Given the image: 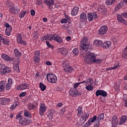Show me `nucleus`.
<instances>
[{"label":"nucleus","mask_w":127,"mask_h":127,"mask_svg":"<svg viewBox=\"0 0 127 127\" xmlns=\"http://www.w3.org/2000/svg\"><path fill=\"white\" fill-rule=\"evenodd\" d=\"M79 48L82 51L80 54L83 56L84 62L85 63L87 64L102 63V60L97 59V56L94 53H90L93 50V48L90 47V42L88 38L84 37L82 39Z\"/></svg>","instance_id":"obj_1"},{"label":"nucleus","mask_w":127,"mask_h":127,"mask_svg":"<svg viewBox=\"0 0 127 127\" xmlns=\"http://www.w3.org/2000/svg\"><path fill=\"white\" fill-rule=\"evenodd\" d=\"M47 79L48 82L52 83V84H56L57 83V76L52 73H48L47 74Z\"/></svg>","instance_id":"obj_2"},{"label":"nucleus","mask_w":127,"mask_h":127,"mask_svg":"<svg viewBox=\"0 0 127 127\" xmlns=\"http://www.w3.org/2000/svg\"><path fill=\"white\" fill-rule=\"evenodd\" d=\"M11 69L8 66H5V65L2 64H0V73L1 75H5L7 73H10Z\"/></svg>","instance_id":"obj_3"},{"label":"nucleus","mask_w":127,"mask_h":127,"mask_svg":"<svg viewBox=\"0 0 127 127\" xmlns=\"http://www.w3.org/2000/svg\"><path fill=\"white\" fill-rule=\"evenodd\" d=\"M16 41L17 43L20 44L21 45H26V41L22 37V34L21 33H18L16 35Z\"/></svg>","instance_id":"obj_4"},{"label":"nucleus","mask_w":127,"mask_h":127,"mask_svg":"<svg viewBox=\"0 0 127 127\" xmlns=\"http://www.w3.org/2000/svg\"><path fill=\"white\" fill-rule=\"evenodd\" d=\"M47 111V106L44 103H41L40 108L39 110V113L40 116H44V113Z\"/></svg>","instance_id":"obj_5"},{"label":"nucleus","mask_w":127,"mask_h":127,"mask_svg":"<svg viewBox=\"0 0 127 127\" xmlns=\"http://www.w3.org/2000/svg\"><path fill=\"white\" fill-rule=\"evenodd\" d=\"M55 40L58 43H62L63 40L61 38V37L58 35L53 34L51 35L50 38V41Z\"/></svg>","instance_id":"obj_6"},{"label":"nucleus","mask_w":127,"mask_h":127,"mask_svg":"<svg viewBox=\"0 0 127 127\" xmlns=\"http://www.w3.org/2000/svg\"><path fill=\"white\" fill-rule=\"evenodd\" d=\"M69 94L70 96L73 97H78V96H81L82 95L81 92H78V91H77V89L73 88L70 89Z\"/></svg>","instance_id":"obj_7"},{"label":"nucleus","mask_w":127,"mask_h":127,"mask_svg":"<svg viewBox=\"0 0 127 127\" xmlns=\"http://www.w3.org/2000/svg\"><path fill=\"white\" fill-rule=\"evenodd\" d=\"M87 19L88 21H90V22H91V21H93L94 19H96V18H98V15L96 12H89L87 13Z\"/></svg>","instance_id":"obj_8"},{"label":"nucleus","mask_w":127,"mask_h":127,"mask_svg":"<svg viewBox=\"0 0 127 127\" xmlns=\"http://www.w3.org/2000/svg\"><path fill=\"white\" fill-rule=\"evenodd\" d=\"M33 61L34 62L36 63V64H38V63L40 62V51H36L35 52Z\"/></svg>","instance_id":"obj_9"},{"label":"nucleus","mask_w":127,"mask_h":127,"mask_svg":"<svg viewBox=\"0 0 127 127\" xmlns=\"http://www.w3.org/2000/svg\"><path fill=\"white\" fill-rule=\"evenodd\" d=\"M108 29H109V28L107 25L101 26L98 30L99 35H104V34H106L108 31Z\"/></svg>","instance_id":"obj_10"},{"label":"nucleus","mask_w":127,"mask_h":127,"mask_svg":"<svg viewBox=\"0 0 127 127\" xmlns=\"http://www.w3.org/2000/svg\"><path fill=\"white\" fill-rule=\"evenodd\" d=\"M16 89L18 91H19V90L21 91L23 90H27V89H29V84L26 83H22L18 85Z\"/></svg>","instance_id":"obj_11"},{"label":"nucleus","mask_w":127,"mask_h":127,"mask_svg":"<svg viewBox=\"0 0 127 127\" xmlns=\"http://www.w3.org/2000/svg\"><path fill=\"white\" fill-rule=\"evenodd\" d=\"M38 107V102L36 101L34 102V103H30L28 105V110L29 111H32V110H36Z\"/></svg>","instance_id":"obj_12"},{"label":"nucleus","mask_w":127,"mask_h":127,"mask_svg":"<svg viewBox=\"0 0 127 127\" xmlns=\"http://www.w3.org/2000/svg\"><path fill=\"white\" fill-rule=\"evenodd\" d=\"M105 118V114L104 113L101 114L97 118H96V122H95L94 127H98L100 126V121L104 120Z\"/></svg>","instance_id":"obj_13"},{"label":"nucleus","mask_w":127,"mask_h":127,"mask_svg":"<svg viewBox=\"0 0 127 127\" xmlns=\"http://www.w3.org/2000/svg\"><path fill=\"white\" fill-rule=\"evenodd\" d=\"M108 93H107L106 91H105L104 90H102L98 89L96 91L95 93V96L96 97H99V96H102V97H103L104 98L106 97V96H107Z\"/></svg>","instance_id":"obj_14"},{"label":"nucleus","mask_w":127,"mask_h":127,"mask_svg":"<svg viewBox=\"0 0 127 127\" xmlns=\"http://www.w3.org/2000/svg\"><path fill=\"white\" fill-rule=\"evenodd\" d=\"M97 120V116H94L93 117L90 118L87 121V123L84 124V127H90L93 123Z\"/></svg>","instance_id":"obj_15"},{"label":"nucleus","mask_w":127,"mask_h":127,"mask_svg":"<svg viewBox=\"0 0 127 127\" xmlns=\"http://www.w3.org/2000/svg\"><path fill=\"white\" fill-rule=\"evenodd\" d=\"M9 11L12 14H18L19 12V9L17 6H12L9 9Z\"/></svg>","instance_id":"obj_16"},{"label":"nucleus","mask_w":127,"mask_h":127,"mask_svg":"<svg viewBox=\"0 0 127 127\" xmlns=\"http://www.w3.org/2000/svg\"><path fill=\"white\" fill-rule=\"evenodd\" d=\"M9 102H10V99L9 98H6L5 97L0 98V105L1 106H4L8 103H9Z\"/></svg>","instance_id":"obj_17"},{"label":"nucleus","mask_w":127,"mask_h":127,"mask_svg":"<svg viewBox=\"0 0 127 127\" xmlns=\"http://www.w3.org/2000/svg\"><path fill=\"white\" fill-rule=\"evenodd\" d=\"M117 17L118 22H121V23H123V24L127 23V21L123 17L122 14L121 15L120 14H117Z\"/></svg>","instance_id":"obj_18"},{"label":"nucleus","mask_w":127,"mask_h":127,"mask_svg":"<svg viewBox=\"0 0 127 127\" xmlns=\"http://www.w3.org/2000/svg\"><path fill=\"white\" fill-rule=\"evenodd\" d=\"M19 124L21 125V126H27L29 125V121L26 118H21L20 119Z\"/></svg>","instance_id":"obj_19"},{"label":"nucleus","mask_w":127,"mask_h":127,"mask_svg":"<svg viewBox=\"0 0 127 127\" xmlns=\"http://www.w3.org/2000/svg\"><path fill=\"white\" fill-rule=\"evenodd\" d=\"M1 58L5 60V61H9V62H11L13 60V58L9 57L7 55L3 54L1 55Z\"/></svg>","instance_id":"obj_20"},{"label":"nucleus","mask_w":127,"mask_h":127,"mask_svg":"<svg viewBox=\"0 0 127 127\" xmlns=\"http://www.w3.org/2000/svg\"><path fill=\"white\" fill-rule=\"evenodd\" d=\"M112 45V42L110 41H107L105 42L104 43H102V47L104 49H108V48H110V47Z\"/></svg>","instance_id":"obj_21"},{"label":"nucleus","mask_w":127,"mask_h":127,"mask_svg":"<svg viewBox=\"0 0 127 127\" xmlns=\"http://www.w3.org/2000/svg\"><path fill=\"white\" fill-rule=\"evenodd\" d=\"M20 62V60L17 59V61L16 62L14 66L13 67L14 71H16V72H19V63Z\"/></svg>","instance_id":"obj_22"},{"label":"nucleus","mask_w":127,"mask_h":127,"mask_svg":"<svg viewBox=\"0 0 127 127\" xmlns=\"http://www.w3.org/2000/svg\"><path fill=\"white\" fill-rule=\"evenodd\" d=\"M64 71L66 72V73H72L73 71H74V68L72 67L70 65H68V66H64Z\"/></svg>","instance_id":"obj_23"},{"label":"nucleus","mask_w":127,"mask_h":127,"mask_svg":"<svg viewBox=\"0 0 127 127\" xmlns=\"http://www.w3.org/2000/svg\"><path fill=\"white\" fill-rule=\"evenodd\" d=\"M79 12V7L78 6H74L71 11V15L75 16L77 15V13Z\"/></svg>","instance_id":"obj_24"},{"label":"nucleus","mask_w":127,"mask_h":127,"mask_svg":"<svg viewBox=\"0 0 127 127\" xmlns=\"http://www.w3.org/2000/svg\"><path fill=\"white\" fill-rule=\"evenodd\" d=\"M77 111L78 112L77 114V117H82L83 116V107L82 106H79L77 108Z\"/></svg>","instance_id":"obj_25"},{"label":"nucleus","mask_w":127,"mask_h":127,"mask_svg":"<svg viewBox=\"0 0 127 127\" xmlns=\"http://www.w3.org/2000/svg\"><path fill=\"white\" fill-rule=\"evenodd\" d=\"M103 44V42L101 40H95L93 42V45L97 47H100Z\"/></svg>","instance_id":"obj_26"},{"label":"nucleus","mask_w":127,"mask_h":127,"mask_svg":"<svg viewBox=\"0 0 127 127\" xmlns=\"http://www.w3.org/2000/svg\"><path fill=\"white\" fill-rule=\"evenodd\" d=\"M0 92H3L4 91V88L6 85L5 81H0Z\"/></svg>","instance_id":"obj_27"},{"label":"nucleus","mask_w":127,"mask_h":127,"mask_svg":"<svg viewBox=\"0 0 127 127\" xmlns=\"http://www.w3.org/2000/svg\"><path fill=\"white\" fill-rule=\"evenodd\" d=\"M127 121V117L123 116L120 119V121L119 123V125H124V124H125Z\"/></svg>","instance_id":"obj_28"},{"label":"nucleus","mask_w":127,"mask_h":127,"mask_svg":"<svg viewBox=\"0 0 127 127\" xmlns=\"http://www.w3.org/2000/svg\"><path fill=\"white\" fill-rule=\"evenodd\" d=\"M59 51L61 54H63V55H64V56L68 54V51L65 48H60Z\"/></svg>","instance_id":"obj_29"},{"label":"nucleus","mask_w":127,"mask_h":127,"mask_svg":"<svg viewBox=\"0 0 127 127\" xmlns=\"http://www.w3.org/2000/svg\"><path fill=\"white\" fill-rule=\"evenodd\" d=\"M50 37H51V35L47 34L45 36L41 37V41H44V40H46V41L49 40L50 41Z\"/></svg>","instance_id":"obj_30"},{"label":"nucleus","mask_w":127,"mask_h":127,"mask_svg":"<svg viewBox=\"0 0 127 127\" xmlns=\"http://www.w3.org/2000/svg\"><path fill=\"white\" fill-rule=\"evenodd\" d=\"M44 3L47 4L48 6L53 5V4H54V0H44Z\"/></svg>","instance_id":"obj_31"},{"label":"nucleus","mask_w":127,"mask_h":127,"mask_svg":"<svg viewBox=\"0 0 127 127\" xmlns=\"http://www.w3.org/2000/svg\"><path fill=\"white\" fill-rule=\"evenodd\" d=\"M88 19L87 15L83 12L80 14V20H81L82 21H84V20L87 21Z\"/></svg>","instance_id":"obj_32"},{"label":"nucleus","mask_w":127,"mask_h":127,"mask_svg":"<svg viewBox=\"0 0 127 127\" xmlns=\"http://www.w3.org/2000/svg\"><path fill=\"white\" fill-rule=\"evenodd\" d=\"M117 1V0H106L105 3L106 5H112Z\"/></svg>","instance_id":"obj_33"},{"label":"nucleus","mask_w":127,"mask_h":127,"mask_svg":"<svg viewBox=\"0 0 127 127\" xmlns=\"http://www.w3.org/2000/svg\"><path fill=\"white\" fill-rule=\"evenodd\" d=\"M13 53L15 56H16V57H18V58H19V57H20V56H21V53L19 52V51H18V50H17V49H15L14 50Z\"/></svg>","instance_id":"obj_34"},{"label":"nucleus","mask_w":127,"mask_h":127,"mask_svg":"<svg viewBox=\"0 0 127 127\" xmlns=\"http://www.w3.org/2000/svg\"><path fill=\"white\" fill-rule=\"evenodd\" d=\"M24 116L26 117V118H29V119H31V115L29 113V111L28 110H25L24 111Z\"/></svg>","instance_id":"obj_35"},{"label":"nucleus","mask_w":127,"mask_h":127,"mask_svg":"<svg viewBox=\"0 0 127 127\" xmlns=\"http://www.w3.org/2000/svg\"><path fill=\"white\" fill-rule=\"evenodd\" d=\"M89 116L90 115L88 113H85L83 116H81L84 123H85V122L88 120V118H89Z\"/></svg>","instance_id":"obj_36"},{"label":"nucleus","mask_w":127,"mask_h":127,"mask_svg":"<svg viewBox=\"0 0 127 127\" xmlns=\"http://www.w3.org/2000/svg\"><path fill=\"white\" fill-rule=\"evenodd\" d=\"M120 67V64H117V65H115L113 67H110L109 68H106V71H110L111 70H116V69H118Z\"/></svg>","instance_id":"obj_37"},{"label":"nucleus","mask_w":127,"mask_h":127,"mask_svg":"<svg viewBox=\"0 0 127 127\" xmlns=\"http://www.w3.org/2000/svg\"><path fill=\"white\" fill-rule=\"evenodd\" d=\"M4 26H5V27H6L5 30L12 31V27H11L10 26V25H9V24H8V23H5Z\"/></svg>","instance_id":"obj_38"},{"label":"nucleus","mask_w":127,"mask_h":127,"mask_svg":"<svg viewBox=\"0 0 127 127\" xmlns=\"http://www.w3.org/2000/svg\"><path fill=\"white\" fill-rule=\"evenodd\" d=\"M123 100L124 102V105L125 107L127 108V94L123 95Z\"/></svg>","instance_id":"obj_39"},{"label":"nucleus","mask_w":127,"mask_h":127,"mask_svg":"<svg viewBox=\"0 0 127 127\" xmlns=\"http://www.w3.org/2000/svg\"><path fill=\"white\" fill-rule=\"evenodd\" d=\"M39 87L42 91H45V90H46V85H44V84L41 82L39 83Z\"/></svg>","instance_id":"obj_40"},{"label":"nucleus","mask_w":127,"mask_h":127,"mask_svg":"<svg viewBox=\"0 0 127 127\" xmlns=\"http://www.w3.org/2000/svg\"><path fill=\"white\" fill-rule=\"evenodd\" d=\"M90 84V85H93L94 84V80L92 78H88L86 79V84Z\"/></svg>","instance_id":"obj_41"},{"label":"nucleus","mask_w":127,"mask_h":127,"mask_svg":"<svg viewBox=\"0 0 127 127\" xmlns=\"http://www.w3.org/2000/svg\"><path fill=\"white\" fill-rule=\"evenodd\" d=\"M119 121H118V117L114 116L112 118V124H114L115 125H118Z\"/></svg>","instance_id":"obj_42"},{"label":"nucleus","mask_w":127,"mask_h":127,"mask_svg":"<svg viewBox=\"0 0 127 127\" xmlns=\"http://www.w3.org/2000/svg\"><path fill=\"white\" fill-rule=\"evenodd\" d=\"M26 13H27V11H24L21 12L19 13V17L20 18H23V17L25 16V14H26Z\"/></svg>","instance_id":"obj_43"},{"label":"nucleus","mask_w":127,"mask_h":127,"mask_svg":"<svg viewBox=\"0 0 127 127\" xmlns=\"http://www.w3.org/2000/svg\"><path fill=\"white\" fill-rule=\"evenodd\" d=\"M72 53L74 54V55H75V56H78V55H79V49L74 48L72 50Z\"/></svg>","instance_id":"obj_44"},{"label":"nucleus","mask_w":127,"mask_h":127,"mask_svg":"<svg viewBox=\"0 0 127 127\" xmlns=\"http://www.w3.org/2000/svg\"><path fill=\"white\" fill-rule=\"evenodd\" d=\"M2 42L5 45H8V44H9V40L7 38H3Z\"/></svg>","instance_id":"obj_45"},{"label":"nucleus","mask_w":127,"mask_h":127,"mask_svg":"<svg viewBox=\"0 0 127 127\" xmlns=\"http://www.w3.org/2000/svg\"><path fill=\"white\" fill-rule=\"evenodd\" d=\"M85 88L87 91H92V90L94 89V87L93 86V85H92V84H90L86 86Z\"/></svg>","instance_id":"obj_46"},{"label":"nucleus","mask_w":127,"mask_h":127,"mask_svg":"<svg viewBox=\"0 0 127 127\" xmlns=\"http://www.w3.org/2000/svg\"><path fill=\"white\" fill-rule=\"evenodd\" d=\"M46 44L49 48H52V49H53V48H54V47L52 45H51V44H50V42H49V41H46Z\"/></svg>","instance_id":"obj_47"},{"label":"nucleus","mask_w":127,"mask_h":127,"mask_svg":"<svg viewBox=\"0 0 127 127\" xmlns=\"http://www.w3.org/2000/svg\"><path fill=\"white\" fill-rule=\"evenodd\" d=\"M26 96V92H21L19 95V98H23V97H25Z\"/></svg>","instance_id":"obj_48"},{"label":"nucleus","mask_w":127,"mask_h":127,"mask_svg":"<svg viewBox=\"0 0 127 127\" xmlns=\"http://www.w3.org/2000/svg\"><path fill=\"white\" fill-rule=\"evenodd\" d=\"M53 117V113H52V112H50L48 113V117L49 118V120H52Z\"/></svg>","instance_id":"obj_49"},{"label":"nucleus","mask_w":127,"mask_h":127,"mask_svg":"<svg viewBox=\"0 0 127 127\" xmlns=\"http://www.w3.org/2000/svg\"><path fill=\"white\" fill-rule=\"evenodd\" d=\"M69 22L68 20L66 18H63L61 20V23H67V22Z\"/></svg>","instance_id":"obj_50"},{"label":"nucleus","mask_w":127,"mask_h":127,"mask_svg":"<svg viewBox=\"0 0 127 127\" xmlns=\"http://www.w3.org/2000/svg\"><path fill=\"white\" fill-rule=\"evenodd\" d=\"M5 35H7V36H9L11 33V31H8L7 30H5Z\"/></svg>","instance_id":"obj_51"},{"label":"nucleus","mask_w":127,"mask_h":127,"mask_svg":"<svg viewBox=\"0 0 127 127\" xmlns=\"http://www.w3.org/2000/svg\"><path fill=\"white\" fill-rule=\"evenodd\" d=\"M10 88H11V84H9L8 83H7V84L6 85V89L7 91L10 90Z\"/></svg>","instance_id":"obj_52"},{"label":"nucleus","mask_w":127,"mask_h":127,"mask_svg":"<svg viewBox=\"0 0 127 127\" xmlns=\"http://www.w3.org/2000/svg\"><path fill=\"white\" fill-rule=\"evenodd\" d=\"M64 16H65L66 19H67V20L68 21V22L69 23H70V22H71V18H70V17H69V16H68V15H65Z\"/></svg>","instance_id":"obj_53"},{"label":"nucleus","mask_w":127,"mask_h":127,"mask_svg":"<svg viewBox=\"0 0 127 127\" xmlns=\"http://www.w3.org/2000/svg\"><path fill=\"white\" fill-rule=\"evenodd\" d=\"M79 85H80V82L74 83L73 86V88H74L73 89H76V88H78V86H79Z\"/></svg>","instance_id":"obj_54"},{"label":"nucleus","mask_w":127,"mask_h":127,"mask_svg":"<svg viewBox=\"0 0 127 127\" xmlns=\"http://www.w3.org/2000/svg\"><path fill=\"white\" fill-rule=\"evenodd\" d=\"M101 14H103V15H107V10L105 9L102 10L101 11Z\"/></svg>","instance_id":"obj_55"},{"label":"nucleus","mask_w":127,"mask_h":127,"mask_svg":"<svg viewBox=\"0 0 127 127\" xmlns=\"http://www.w3.org/2000/svg\"><path fill=\"white\" fill-rule=\"evenodd\" d=\"M30 13L32 16H34V15H35V11L34 10V9L31 10Z\"/></svg>","instance_id":"obj_56"},{"label":"nucleus","mask_w":127,"mask_h":127,"mask_svg":"<svg viewBox=\"0 0 127 127\" xmlns=\"http://www.w3.org/2000/svg\"><path fill=\"white\" fill-rule=\"evenodd\" d=\"M7 84H9V85H12V79L9 78L8 79V82Z\"/></svg>","instance_id":"obj_57"},{"label":"nucleus","mask_w":127,"mask_h":127,"mask_svg":"<svg viewBox=\"0 0 127 127\" xmlns=\"http://www.w3.org/2000/svg\"><path fill=\"white\" fill-rule=\"evenodd\" d=\"M16 120H19L20 121V120H21V119H23V118H22V116L21 115H17L16 117Z\"/></svg>","instance_id":"obj_58"},{"label":"nucleus","mask_w":127,"mask_h":127,"mask_svg":"<svg viewBox=\"0 0 127 127\" xmlns=\"http://www.w3.org/2000/svg\"><path fill=\"white\" fill-rule=\"evenodd\" d=\"M65 112H66V107H64L61 109L60 114H62V113H65Z\"/></svg>","instance_id":"obj_59"},{"label":"nucleus","mask_w":127,"mask_h":127,"mask_svg":"<svg viewBox=\"0 0 127 127\" xmlns=\"http://www.w3.org/2000/svg\"><path fill=\"white\" fill-rule=\"evenodd\" d=\"M121 15H122V16H124L125 18H127V12L122 13L121 14Z\"/></svg>","instance_id":"obj_60"},{"label":"nucleus","mask_w":127,"mask_h":127,"mask_svg":"<svg viewBox=\"0 0 127 127\" xmlns=\"http://www.w3.org/2000/svg\"><path fill=\"white\" fill-rule=\"evenodd\" d=\"M4 38V37H3V35H1V34H0V42H1V40L2 41Z\"/></svg>","instance_id":"obj_61"},{"label":"nucleus","mask_w":127,"mask_h":127,"mask_svg":"<svg viewBox=\"0 0 127 127\" xmlns=\"http://www.w3.org/2000/svg\"><path fill=\"white\" fill-rule=\"evenodd\" d=\"M14 109H15V107L14 106V104H12L10 107V110L13 111V110H14Z\"/></svg>","instance_id":"obj_62"},{"label":"nucleus","mask_w":127,"mask_h":127,"mask_svg":"<svg viewBox=\"0 0 127 127\" xmlns=\"http://www.w3.org/2000/svg\"><path fill=\"white\" fill-rule=\"evenodd\" d=\"M66 40L67 41H70L71 40V37H70V36L66 37Z\"/></svg>","instance_id":"obj_63"},{"label":"nucleus","mask_w":127,"mask_h":127,"mask_svg":"<svg viewBox=\"0 0 127 127\" xmlns=\"http://www.w3.org/2000/svg\"><path fill=\"white\" fill-rule=\"evenodd\" d=\"M46 65H48L49 66L51 65V62L49 61H47L46 62Z\"/></svg>","instance_id":"obj_64"}]
</instances>
